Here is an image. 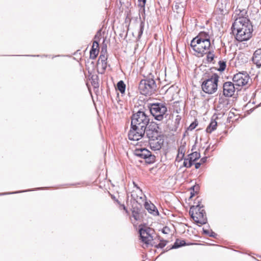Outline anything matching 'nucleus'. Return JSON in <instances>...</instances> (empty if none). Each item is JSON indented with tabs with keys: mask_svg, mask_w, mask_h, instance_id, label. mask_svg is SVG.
Wrapping results in <instances>:
<instances>
[{
	"mask_svg": "<svg viewBox=\"0 0 261 261\" xmlns=\"http://www.w3.org/2000/svg\"><path fill=\"white\" fill-rule=\"evenodd\" d=\"M149 118L143 111H139L132 116L131 127L128 132V139L138 141L144 135Z\"/></svg>",
	"mask_w": 261,
	"mask_h": 261,
	"instance_id": "nucleus-1",
	"label": "nucleus"
},
{
	"mask_svg": "<svg viewBox=\"0 0 261 261\" xmlns=\"http://www.w3.org/2000/svg\"><path fill=\"white\" fill-rule=\"evenodd\" d=\"M231 29L236 39L240 42L247 40L252 36L253 27L249 19L243 18L234 21Z\"/></svg>",
	"mask_w": 261,
	"mask_h": 261,
	"instance_id": "nucleus-2",
	"label": "nucleus"
},
{
	"mask_svg": "<svg viewBox=\"0 0 261 261\" xmlns=\"http://www.w3.org/2000/svg\"><path fill=\"white\" fill-rule=\"evenodd\" d=\"M191 46L199 57H202L211 49L210 36L208 33L200 32L198 36L193 39L191 42Z\"/></svg>",
	"mask_w": 261,
	"mask_h": 261,
	"instance_id": "nucleus-3",
	"label": "nucleus"
},
{
	"mask_svg": "<svg viewBox=\"0 0 261 261\" xmlns=\"http://www.w3.org/2000/svg\"><path fill=\"white\" fill-rule=\"evenodd\" d=\"M199 204L190 207L189 214L195 223L198 225H203L207 222L204 210Z\"/></svg>",
	"mask_w": 261,
	"mask_h": 261,
	"instance_id": "nucleus-4",
	"label": "nucleus"
},
{
	"mask_svg": "<svg viewBox=\"0 0 261 261\" xmlns=\"http://www.w3.org/2000/svg\"><path fill=\"white\" fill-rule=\"evenodd\" d=\"M219 77L217 74H213L208 79L203 82L201 85L202 90L209 94H212L216 92L218 89V82Z\"/></svg>",
	"mask_w": 261,
	"mask_h": 261,
	"instance_id": "nucleus-5",
	"label": "nucleus"
},
{
	"mask_svg": "<svg viewBox=\"0 0 261 261\" xmlns=\"http://www.w3.org/2000/svg\"><path fill=\"white\" fill-rule=\"evenodd\" d=\"M232 81L237 90H240L243 87L248 86L251 82L249 75L247 72H239L233 75Z\"/></svg>",
	"mask_w": 261,
	"mask_h": 261,
	"instance_id": "nucleus-6",
	"label": "nucleus"
},
{
	"mask_svg": "<svg viewBox=\"0 0 261 261\" xmlns=\"http://www.w3.org/2000/svg\"><path fill=\"white\" fill-rule=\"evenodd\" d=\"M156 85L152 79L142 80L140 81L139 89L143 95H151L155 91Z\"/></svg>",
	"mask_w": 261,
	"mask_h": 261,
	"instance_id": "nucleus-7",
	"label": "nucleus"
},
{
	"mask_svg": "<svg viewBox=\"0 0 261 261\" xmlns=\"http://www.w3.org/2000/svg\"><path fill=\"white\" fill-rule=\"evenodd\" d=\"M167 109L165 103H154L150 105V112L154 118L159 121L163 120Z\"/></svg>",
	"mask_w": 261,
	"mask_h": 261,
	"instance_id": "nucleus-8",
	"label": "nucleus"
},
{
	"mask_svg": "<svg viewBox=\"0 0 261 261\" xmlns=\"http://www.w3.org/2000/svg\"><path fill=\"white\" fill-rule=\"evenodd\" d=\"M152 230L149 227L141 228L139 229L140 236L142 241L146 245H153L152 244L153 237L152 236Z\"/></svg>",
	"mask_w": 261,
	"mask_h": 261,
	"instance_id": "nucleus-9",
	"label": "nucleus"
},
{
	"mask_svg": "<svg viewBox=\"0 0 261 261\" xmlns=\"http://www.w3.org/2000/svg\"><path fill=\"white\" fill-rule=\"evenodd\" d=\"M135 154L138 156L145 159L146 161L148 163H152L154 160V156L151 154L150 151L145 148L136 150Z\"/></svg>",
	"mask_w": 261,
	"mask_h": 261,
	"instance_id": "nucleus-10",
	"label": "nucleus"
},
{
	"mask_svg": "<svg viewBox=\"0 0 261 261\" xmlns=\"http://www.w3.org/2000/svg\"><path fill=\"white\" fill-rule=\"evenodd\" d=\"M223 94L226 97L232 96L237 89L236 86L234 84V83L231 82H225L223 84Z\"/></svg>",
	"mask_w": 261,
	"mask_h": 261,
	"instance_id": "nucleus-11",
	"label": "nucleus"
},
{
	"mask_svg": "<svg viewBox=\"0 0 261 261\" xmlns=\"http://www.w3.org/2000/svg\"><path fill=\"white\" fill-rule=\"evenodd\" d=\"M149 144L152 149L154 150H158L162 147L163 141L160 137L157 138L151 139V140H149Z\"/></svg>",
	"mask_w": 261,
	"mask_h": 261,
	"instance_id": "nucleus-12",
	"label": "nucleus"
},
{
	"mask_svg": "<svg viewBox=\"0 0 261 261\" xmlns=\"http://www.w3.org/2000/svg\"><path fill=\"white\" fill-rule=\"evenodd\" d=\"M247 16V12L245 9L237 8L234 12V21L238 19L241 20L243 18L248 19Z\"/></svg>",
	"mask_w": 261,
	"mask_h": 261,
	"instance_id": "nucleus-13",
	"label": "nucleus"
},
{
	"mask_svg": "<svg viewBox=\"0 0 261 261\" xmlns=\"http://www.w3.org/2000/svg\"><path fill=\"white\" fill-rule=\"evenodd\" d=\"M227 0H218L216 3V8L219 10L221 14L225 13L227 11Z\"/></svg>",
	"mask_w": 261,
	"mask_h": 261,
	"instance_id": "nucleus-14",
	"label": "nucleus"
},
{
	"mask_svg": "<svg viewBox=\"0 0 261 261\" xmlns=\"http://www.w3.org/2000/svg\"><path fill=\"white\" fill-rule=\"evenodd\" d=\"M252 61L257 66H261V48L255 51L252 57Z\"/></svg>",
	"mask_w": 261,
	"mask_h": 261,
	"instance_id": "nucleus-15",
	"label": "nucleus"
},
{
	"mask_svg": "<svg viewBox=\"0 0 261 261\" xmlns=\"http://www.w3.org/2000/svg\"><path fill=\"white\" fill-rule=\"evenodd\" d=\"M107 60V55L106 47H105V48L102 47L101 49L100 55L98 59V63H100V62L101 63L103 68H105L106 67Z\"/></svg>",
	"mask_w": 261,
	"mask_h": 261,
	"instance_id": "nucleus-16",
	"label": "nucleus"
},
{
	"mask_svg": "<svg viewBox=\"0 0 261 261\" xmlns=\"http://www.w3.org/2000/svg\"><path fill=\"white\" fill-rule=\"evenodd\" d=\"M144 206L146 210H147L149 213L153 215H158L159 214L158 211L153 204L146 202Z\"/></svg>",
	"mask_w": 261,
	"mask_h": 261,
	"instance_id": "nucleus-17",
	"label": "nucleus"
},
{
	"mask_svg": "<svg viewBox=\"0 0 261 261\" xmlns=\"http://www.w3.org/2000/svg\"><path fill=\"white\" fill-rule=\"evenodd\" d=\"M185 146L184 145H180L178 149V153L176 158V161L180 162L182 160L185 153Z\"/></svg>",
	"mask_w": 261,
	"mask_h": 261,
	"instance_id": "nucleus-18",
	"label": "nucleus"
},
{
	"mask_svg": "<svg viewBox=\"0 0 261 261\" xmlns=\"http://www.w3.org/2000/svg\"><path fill=\"white\" fill-rule=\"evenodd\" d=\"M146 135L149 138V140H151V139H155L160 137L159 132L157 130H152L151 129L146 130Z\"/></svg>",
	"mask_w": 261,
	"mask_h": 261,
	"instance_id": "nucleus-19",
	"label": "nucleus"
},
{
	"mask_svg": "<svg viewBox=\"0 0 261 261\" xmlns=\"http://www.w3.org/2000/svg\"><path fill=\"white\" fill-rule=\"evenodd\" d=\"M217 122L215 120H212L207 127L206 131L208 133H211L213 131L215 130L217 128Z\"/></svg>",
	"mask_w": 261,
	"mask_h": 261,
	"instance_id": "nucleus-20",
	"label": "nucleus"
},
{
	"mask_svg": "<svg viewBox=\"0 0 261 261\" xmlns=\"http://www.w3.org/2000/svg\"><path fill=\"white\" fill-rule=\"evenodd\" d=\"M126 86L124 82L120 81L117 84V88L122 94H124L125 91Z\"/></svg>",
	"mask_w": 261,
	"mask_h": 261,
	"instance_id": "nucleus-21",
	"label": "nucleus"
},
{
	"mask_svg": "<svg viewBox=\"0 0 261 261\" xmlns=\"http://www.w3.org/2000/svg\"><path fill=\"white\" fill-rule=\"evenodd\" d=\"M206 54L207 55L206 59H207V62H212L215 57L213 46H212L211 49H208L207 53H206Z\"/></svg>",
	"mask_w": 261,
	"mask_h": 261,
	"instance_id": "nucleus-22",
	"label": "nucleus"
},
{
	"mask_svg": "<svg viewBox=\"0 0 261 261\" xmlns=\"http://www.w3.org/2000/svg\"><path fill=\"white\" fill-rule=\"evenodd\" d=\"M200 157V153L197 151L193 152L189 155V159L193 162Z\"/></svg>",
	"mask_w": 261,
	"mask_h": 261,
	"instance_id": "nucleus-23",
	"label": "nucleus"
},
{
	"mask_svg": "<svg viewBox=\"0 0 261 261\" xmlns=\"http://www.w3.org/2000/svg\"><path fill=\"white\" fill-rule=\"evenodd\" d=\"M186 244L184 240H176L173 246V248H177L183 246Z\"/></svg>",
	"mask_w": 261,
	"mask_h": 261,
	"instance_id": "nucleus-24",
	"label": "nucleus"
},
{
	"mask_svg": "<svg viewBox=\"0 0 261 261\" xmlns=\"http://www.w3.org/2000/svg\"><path fill=\"white\" fill-rule=\"evenodd\" d=\"M99 53V50H95L91 49L90 52V58L92 59H95Z\"/></svg>",
	"mask_w": 261,
	"mask_h": 261,
	"instance_id": "nucleus-25",
	"label": "nucleus"
},
{
	"mask_svg": "<svg viewBox=\"0 0 261 261\" xmlns=\"http://www.w3.org/2000/svg\"><path fill=\"white\" fill-rule=\"evenodd\" d=\"M193 165V162L189 158L185 159L184 162V166L187 168H190Z\"/></svg>",
	"mask_w": 261,
	"mask_h": 261,
	"instance_id": "nucleus-26",
	"label": "nucleus"
},
{
	"mask_svg": "<svg viewBox=\"0 0 261 261\" xmlns=\"http://www.w3.org/2000/svg\"><path fill=\"white\" fill-rule=\"evenodd\" d=\"M218 63L219 65L218 70L221 71H224L226 66V62L223 61H220Z\"/></svg>",
	"mask_w": 261,
	"mask_h": 261,
	"instance_id": "nucleus-27",
	"label": "nucleus"
},
{
	"mask_svg": "<svg viewBox=\"0 0 261 261\" xmlns=\"http://www.w3.org/2000/svg\"><path fill=\"white\" fill-rule=\"evenodd\" d=\"M143 32V25L142 23L140 24L139 26V29L138 31V38H140Z\"/></svg>",
	"mask_w": 261,
	"mask_h": 261,
	"instance_id": "nucleus-28",
	"label": "nucleus"
},
{
	"mask_svg": "<svg viewBox=\"0 0 261 261\" xmlns=\"http://www.w3.org/2000/svg\"><path fill=\"white\" fill-rule=\"evenodd\" d=\"M166 245V241L163 240L161 241L158 245H155L156 248H163Z\"/></svg>",
	"mask_w": 261,
	"mask_h": 261,
	"instance_id": "nucleus-29",
	"label": "nucleus"
},
{
	"mask_svg": "<svg viewBox=\"0 0 261 261\" xmlns=\"http://www.w3.org/2000/svg\"><path fill=\"white\" fill-rule=\"evenodd\" d=\"M203 231L205 233L209 235L210 237H216V236L217 235L214 232H213V231L210 232L209 230H204Z\"/></svg>",
	"mask_w": 261,
	"mask_h": 261,
	"instance_id": "nucleus-30",
	"label": "nucleus"
},
{
	"mask_svg": "<svg viewBox=\"0 0 261 261\" xmlns=\"http://www.w3.org/2000/svg\"><path fill=\"white\" fill-rule=\"evenodd\" d=\"M98 47H99V44H98V41L97 40H94L93 43L92 49H94L95 50H98Z\"/></svg>",
	"mask_w": 261,
	"mask_h": 261,
	"instance_id": "nucleus-31",
	"label": "nucleus"
},
{
	"mask_svg": "<svg viewBox=\"0 0 261 261\" xmlns=\"http://www.w3.org/2000/svg\"><path fill=\"white\" fill-rule=\"evenodd\" d=\"M100 36H101V33H100V31H99L95 36V37H94L95 40H97L98 42V41H99V40L100 39Z\"/></svg>",
	"mask_w": 261,
	"mask_h": 261,
	"instance_id": "nucleus-32",
	"label": "nucleus"
},
{
	"mask_svg": "<svg viewBox=\"0 0 261 261\" xmlns=\"http://www.w3.org/2000/svg\"><path fill=\"white\" fill-rule=\"evenodd\" d=\"M133 217L135 219V220H138L139 219V214L137 212L133 211Z\"/></svg>",
	"mask_w": 261,
	"mask_h": 261,
	"instance_id": "nucleus-33",
	"label": "nucleus"
},
{
	"mask_svg": "<svg viewBox=\"0 0 261 261\" xmlns=\"http://www.w3.org/2000/svg\"><path fill=\"white\" fill-rule=\"evenodd\" d=\"M139 5L140 6H144L145 4V2H146V0H139Z\"/></svg>",
	"mask_w": 261,
	"mask_h": 261,
	"instance_id": "nucleus-34",
	"label": "nucleus"
},
{
	"mask_svg": "<svg viewBox=\"0 0 261 261\" xmlns=\"http://www.w3.org/2000/svg\"><path fill=\"white\" fill-rule=\"evenodd\" d=\"M196 126V124H195V123H192L190 125L189 128H190V129L192 130V129H194L195 128Z\"/></svg>",
	"mask_w": 261,
	"mask_h": 261,
	"instance_id": "nucleus-35",
	"label": "nucleus"
},
{
	"mask_svg": "<svg viewBox=\"0 0 261 261\" xmlns=\"http://www.w3.org/2000/svg\"><path fill=\"white\" fill-rule=\"evenodd\" d=\"M201 165V163H196L195 165V167L196 169H198L200 165Z\"/></svg>",
	"mask_w": 261,
	"mask_h": 261,
	"instance_id": "nucleus-36",
	"label": "nucleus"
},
{
	"mask_svg": "<svg viewBox=\"0 0 261 261\" xmlns=\"http://www.w3.org/2000/svg\"><path fill=\"white\" fill-rule=\"evenodd\" d=\"M206 161V158H203L200 160V162L201 164L204 163Z\"/></svg>",
	"mask_w": 261,
	"mask_h": 261,
	"instance_id": "nucleus-37",
	"label": "nucleus"
},
{
	"mask_svg": "<svg viewBox=\"0 0 261 261\" xmlns=\"http://www.w3.org/2000/svg\"><path fill=\"white\" fill-rule=\"evenodd\" d=\"M167 229V227H165L163 229L162 232L164 233H167V232L166 231V230Z\"/></svg>",
	"mask_w": 261,
	"mask_h": 261,
	"instance_id": "nucleus-38",
	"label": "nucleus"
},
{
	"mask_svg": "<svg viewBox=\"0 0 261 261\" xmlns=\"http://www.w3.org/2000/svg\"><path fill=\"white\" fill-rule=\"evenodd\" d=\"M139 198V199H142V196H139H139H137V197H136V200L137 201H138Z\"/></svg>",
	"mask_w": 261,
	"mask_h": 261,
	"instance_id": "nucleus-39",
	"label": "nucleus"
},
{
	"mask_svg": "<svg viewBox=\"0 0 261 261\" xmlns=\"http://www.w3.org/2000/svg\"><path fill=\"white\" fill-rule=\"evenodd\" d=\"M121 206L122 207L123 209L125 210L126 211V209L125 206L124 205H122Z\"/></svg>",
	"mask_w": 261,
	"mask_h": 261,
	"instance_id": "nucleus-40",
	"label": "nucleus"
},
{
	"mask_svg": "<svg viewBox=\"0 0 261 261\" xmlns=\"http://www.w3.org/2000/svg\"><path fill=\"white\" fill-rule=\"evenodd\" d=\"M137 189L140 191V193H141V195H142V191H141V190L140 189V188H139V187H137Z\"/></svg>",
	"mask_w": 261,
	"mask_h": 261,
	"instance_id": "nucleus-41",
	"label": "nucleus"
},
{
	"mask_svg": "<svg viewBox=\"0 0 261 261\" xmlns=\"http://www.w3.org/2000/svg\"><path fill=\"white\" fill-rule=\"evenodd\" d=\"M180 119V117L179 116H177V118L176 119V120H179Z\"/></svg>",
	"mask_w": 261,
	"mask_h": 261,
	"instance_id": "nucleus-42",
	"label": "nucleus"
}]
</instances>
